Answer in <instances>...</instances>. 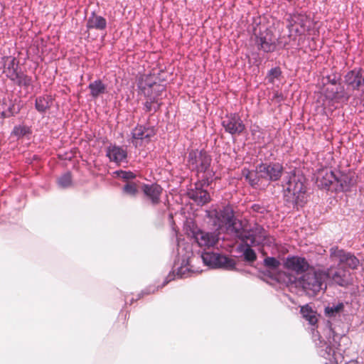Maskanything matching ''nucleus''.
I'll return each mask as SVG.
<instances>
[{"label": "nucleus", "instance_id": "38", "mask_svg": "<svg viewBox=\"0 0 364 364\" xmlns=\"http://www.w3.org/2000/svg\"><path fill=\"white\" fill-rule=\"evenodd\" d=\"M343 307L344 305L341 302L337 304L336 305H333L332 306H327L325 309V314L328 317L336 316L343 310Z\"/></svg>", "mask_w": 364, "mask_h": 364}, {"label": "nucleus", "instance_id": "29", "mask_svg": "<svg viewBox=\"0 0 364 364\" xmlns=\"http://www.w3.org/2000/svg\"><path fill=\"white\" fill-rule=\"evenodd\" d=\"M53 99L49 95L38 96L35 100V108L40 114H46L53 105Z\"/></svg>", "mask_w": 364, "mask_h": 364}, {"label": "nucleus", "instance_id": "45", "mask_svg": "<svg viewBox=\"0 0 364 364\" xmlns=\"http://www.w3.org/2000/svg\"><path fill=\"white\" fill-rule=\"evenodd\" d=\"M155 291H156L155 287H149L147 289L143 290L140 294L141 295L149 294L151 293H154Z\"/></svg>", "mask_w": 364, "mask_h": 364}, {"label": "nucleus", "instance_id": "4", "mask_svg": "<svg viewBox=\"0 0 364 364\" xmlns=\"http://www.w3.org/2000/svg\"><path fill=\"white\" fill-rule=\"evenodd\" d=\"M287 27L289 32V37L301 36L309 33L312 28L311 18L304 13L295 12L289 14L287 17Z\"/></svg>", "mask_w": 364, "mask_h": 364}, {"label": "nucleus", "instance_id": "22", "mask_svg": "<svg viewBox=\"0 0 364 364\" xmlns=\"http://www.w3.org/2000/svg\"><path fill=\"white\" fill-rule=\"evenodd\" d=\"M336 192H348L357 183V177L354 173H345L337 171Z\"/></svg>", "mask_w": 364, "mask_h": 364}, {"label": "nucleus", "instance_id": "17", "mask_svg": "<svg viewBox=\"0 0 364 364\" xmlns=\"http://www.w3.org/2000/svg\"><path fill=\"white\" fill-rule=\"evenodd\" d=\"M323 94L326 100L336 103H347L352 96L342 83L333 87H325Z\"/></svg>", "mask_w": 364, "mask_h": 364}, {"label": "nucleus", "instance_id": "24", "mask_svg": "<svg viewBox=\"0 0 364 364\" xmlns=\"http://www.w3.org/2000/svg\"><path fill=\"white\" fill-rule=\"evenodd\" d=\"M106 156L109 158L110 161L120 164L127 161V151L126 148L122 146L111 144L107 147Z\"/></svg>", "mask_w": 364, "mask_h": 364}, {"label": "nucleus", "instance_id": "5", "mask_svg": "<svg viewBox=\"0 0 364 364\" xmlns=\"http://www.w3.org/2000/svg\"><path fill=\"white\" fill-rule=\"evenodd\" d=\"M176 240L178 242V255L177 258L174 261L173 268L177 269V272L176 274H175L174 271L173 272H170L163 282L161 287L173 280L176 277L178 278H185L188 277L190 274V269L188 267L189 259L193 253L191 252L186 251V253L181 256V244L178 239L177 238Z\"/></svg>", "mask_w": 364, "mask_h": 364}, {"label": "nucleus", "instance_id": "33", "mask_svg": "<svg viewBox=\"0 0 364 364\" xmlns=\"http://www.w3.org/2000/svg\"><path fill=\"white\" fill-rule=\"evenodd\" d=\"M301 312L303 316L309 321V323L311 326L312 337L316 340V331L315 326L317 323V318L316 313L308 306H303L301 309Z\"/></svg>", "mask_w": 364, "mask_h": 364}, {"label": "nucleus", "instance_id": "3", "mask_svg": "<svg viewBox=\"0 0 364 364\" xmlns=\"http://www.w3.org/2000/svg\"><path fill=\"white\" fill-rule=\"evenodd\" d=\"M299 283L304 291L310 296L316 295L322 289L326 290L327 285L324 269H318L305 273Z\"/></svg>", "mask_w": 364, "mask_h": 364}, {"label": "nucleus", "instance_id": "14", "mask_svg": "<svg viewBox=\"0 0 364 364\" xmlns=\"http://www.w3.org/2000/svg\"><path fill=\"white\" fill-rule=\"evenodd\" d=\"M343 82L350 92L359 91L364 87V69L355 68L343 76Z\"/></svg>", "mask_w": 364, "mask_h": 364}, {"label": "nucleus", "instance_id": "7", "mask_svg": "<svg viewBox=\"0 0 364 364\" xmlns=\"http://www.w3.org/2000/svg\"><path fill=\"white\" fill-rule=\"evenodd\" d=\"M201 258L203 263L210 268H223L227 270L235 268L236 264L233 259L218 252L204 251L201 254Z\"/></svg>", "mask_w": 364, "mask_h": 364}, {"label": "nucleus", "instance_id": "13", "mask_svg": "<svg viewBox=\"0 0 364 364\" xmlns=\"http://www.w3.org/2000/svg\"><path fill=\"white\" fill-rule=\"evenodd\" d=\"M191 235L198 245L204 249L214 247L219 241V233L205 231L197 227L191 230Z\"/></svg>", "mask_w": 364, "mask_h": 364}, {"label": "nucleus", "instance_id": "1", "mask_svg": "<svg viewBox=\"0 0 364 364\" xmlns=\"http://www.w3.org/2000/svg\"><path fill=\"white\" fill-rule=\"evenodd\" d=\"M306 179L299 171H291L284 179L283 200L289 208L299 210L307 202Z\"/></svg>", "mask_w": 364, "mask_h": 364}, {"label": "nucleus", "instance_id": "43", "mask_svg": "<svg viewBox=\"0 0 364 364\" xmlns=\"http://www.w3.org/2000/svg\"><path fill=\"white\" fill-rule=\"evenodd\" d=\"M245 178L247 180H248L250 184L252 187H255L256 186L259 185L260 176L257 172L253 173L249 171L248 173L245 176Z\"/></svg>", "mask_w": 364, "mask_h": 364}, {"label": "nucleus", "instance_id": "25", "mask_svg": "<svg viewBox=\"0 0 364 364\" xmlns=\"http://www.w3.org/2000/svg\"><path fill=\"white\" fill-rule=\"evenodd\" d=\"M141 190L144 196L151 201V205H156L161 201L163 188L157 183L143 184Z\"/></svg>", "mask_w": 364, "mask_h": 364}, {"label": "nucleus", "instance_id": "37", "mask_svg": "<svg viewBox=\"0 0 364 364\" xmlns=\"http://www.w3.org/2000/svg\"><path fill=\"white\" fill-rule=\"evenodd\" d=\"M323 85L325 87H333L341 83L340 82V77L337 76L335 73L327 75L323 78Z\"/></svg>", "mask_w": 364, "mask_h": 364}, {"label": "nucleus", "instance_id": "19", "mask_svg": "<svg viewBox=\"0 0 364 364\" xmlns=\"http://www.w3.org/2000/svg\"><path fill=\"white\" fill-rule=\"evenodd\" d=\"M137 85L141 94H144V90H148L150 95L155 97L159 101H160L159 97L166 90L165 85L153 81L151 77L148 75L141 77Z\"/></svg>", "mask_w": 364, "mask_h": 364}, {"label": "nucleus", "instance_id": "6", "mask_svg": "<svg viewBox=\"0 0 364 364\" xmlns=\"http://www.w3.org/2000/svg\"><path fill=\"white\" fill-rule=\"evenodd\" d=\"M253 41L257 50L264 53H273L276 50L278 40L275 38L272 30L265 28L255 32Z\"/></svg>", "mask_w": 364, "mask_h": 364}, {"label": "nucleus", "instance_id": "9", "mask_svg": "<svg viewBox=\"0 0 364 364\" xmlns=\"http://www.w3.org/2000/svg\"><path fill=\"white\" fill-rule=\"evenodd\" d=\"M324 272L326 276V281L329 280L338 286L348 287L353 282L350 272L338 264L336 267H330L324 269Z\"/></svg>", "mask_w": 364, "mask_h": 364}, {"label": "nucleus", "instance_id": "2", "mask_svg": "<svg viewBox=\"0 0 364 364\" xmlns=\"http://www.w3.org/2000/svg\"><path fill=\"white\" fill-rule=\"evenodd\" d=\"M211 156L204 149L191 150L188 153L187 166L191 171L196 173L198 179L212 183L215 172L211 168Z\"/></svg>", "mask_w": 364, "mask_h": 364}, {"label": "nucleus", "instance_id": "46", "mask_svg": "<svg viewBox=\"0 0 364 364\" xmlns=\"http://www.w3.org/2000/svg\"><path fill=\"white\" fill-rule=\"evenodd\" d=\"M282 97V95H279L278 92L274 94V97Z\"/></svg>", "mask_w": 364, "mask_h": 364}, {"label": "nucleus", "instance_id": "31", "mask_svg": "<svg viewBox=\"0 0 364 364\" xmlns=\"http://www.w3.org/2000/svg\"><path fill=\"white\" fill-rule=\"evenodd\" d=\"M215 217L220 225L226 226L227 223H230L235 218L233 209L229 205L223 206L221 209L216 211Z\"/></svg>", "mask_w": 364, "mask_h": 364}, {"label": "nucleus", "instance_id": "39", "mask_svg": "<svg viewBox=\"0 0 364 364\" xmlns=\"http://www.w3.org/2000/svg\"><path fill=\"white\" fill-rule=\"evenodd\" d=\"M122 191L124 193L131 196H135L139 192L137 185L134 182H127L124 186Z\"/></svg>", "mask_w": 364, "mask_h": 364}, {"label": "nucleus", "instance_id": "34", "mask_svg": "<svg viewBox=\"0 0 364 364\" xmlns=\"http://www.w3.org/2000/svg\"><path fill=\"white\" fill-rule=\"evenodd\" d=\"M88 88L90 91V96L93 99H97L106 92L107 86L101 80H96L89 84Z\"/></svg>", "mask_w": 364, "mask_h": 364}, {"label": "nucleus", "instance_id": "15", "mask_svg": "<svg viewBox=\"0 0 364 364\" xmlns=\"http://www.w3.org/2000/svg\"><path fill=\"white\" fill-rule=\"evenodd\" d=\"M210 183H206V181L198 179L195 183V188L188 190V197L198 205L208 203L210 200V196L205 188L208 187Z\"/></svg>", "mask_w": 364, "mask_h": 364}, {"label": "nucleus", "instance_id": "36", "mask_svg": "<svg viewBox=\"0 0 364 364\" xmlns=\"http://www.w3.org/2000/svg\"><path fill=\"white\" fill-rule=\"evenodd\" d=\"M31 133V131L28 127L17 125L14 127L11 134L19 139L28 134H30Z\"/></svg>", "mask_w": 364, "mask_h": 364}, {"label": "nucleus", "instance_id": "8", "mask_svg": "<svg viewBox=\"0 0 364 364\" xmlns=\"http://www.w3.org/2000/svg\"><path fill=\"white\" fill-rule=\"evenodd\" d=\"M258 235L249 238L248 242H242L238 246V250L242 252L244 260L249 263H252L257 259V255L252 246H257L264 242L266 240L267 235L264 229L262 226H257Z\"/></svg>", "mask_w": 364, "mask_h": 364}, {"label": "nucleus", "instance_id": "20", "mask_svg": "<svg viewBox=\"0 0 364 364\" xmlns=\"http://www.w3.org/2000/svg\"><path fill=\"white\" fill-rule=\"evenodd\" d=\"M228 231L242 242H248V239L258 235L257 227L255 230L247 231L242 227V222L235 218L230 223L226 224Z\"/></svg>", "mask_w": 364, "mask_h": 364}, {"label": "nucleus", "instance_id": "10", "mask_svg": "<svg viewBox=\"0 0 364 364\" xmlns=\"http://www.w3.org/2000/svg\"><path fill=\"white\" fill-rule=\"evenodd\" d=\"M326 331L328 335V337L327 338V341H324L322 338V336L320 335L318 331H316V340L314 339L315 341L318 340L319 341L318 343H316L317 345H319V350L318 353L321 356L323 357L326 359L330 360L331 358L334 354V348L336 346V337L334 331H333L331 328V323L330 322H328L326 325Z\"/></svg>", "mask_w": 364, "mask_h": 364}, {"label": "nucleus", "instance_id": "12", "mask_svg": "<svg viewBox=\"0 0 364 364\" xmlns=\"http://www.w3.org/2000/svg\"><path fill=\"white\" fill-rule=\"evenodd\" d=\"M283 171V166L279 162H262L256 166V171L260 178L269 181H279Z\"/></svg>", "mask_w": 364, "mask_h": 364}, {"label": "nucleus", "instance_id": "28", "mask_svg": "<svg viewBox=\"0 0 364 364\" xmlns=\"http://www.w3.org/2000/svg\"><path fill=\"white\" fill-rule=\"evenodd\" d=\"M86 27L88 30H105L107 28V20L104 17L97 15L95 11H92L87 20Z\"/></svg>", "mask_w": 364, "mask_h": 364}, {"label": "nucleus", "instance_id": "47", "mask_svg": "<svg viewBox=\"0 0 364 364\" xmlns=\"http://www.w3.org/2000/svg\"><path fill=\"white\" fill-rule=\"evenodd\" d=\"M141 297V294H139V297L136 298V300H139V299Z\"/></svg>", "mask_w": 364, "mask_h": 364}, {"label": "nucleus", "instance_id": "32", "mask_svg": "<svg viewBox=\"0 0 364 364\" xmlns=\"http://www.w3.org/2000/svg\"><path fill=\"white\" fill-rule=\"evenodd\" d=\"M10 80L12 81L14 84L18 87H23L24 89L33 87L32 77L24 73L21 70H19Z\"/></svg>", "mask_w": 364, "mask_h": 364}, {"label": "nucleus", "instance_id": "42", "mask_svg": "<svg viewBox=\"0 0 364 364\" xmlns=\"http://www.w3.org/2000/svg\"><path fill=\"white\" fill-rule=\"evenodd\" d=\"M264 264L266 267L275 270L280 266V262L274 257H267L264 259Z\"/></svg>", "mask_w": 364, "mask_h": 364}, {"label": "nucleus", "instance_id": "48", "mask_svg": "<svg viewBox=\"0 0 364 364\" xmlns=\"http://www.w3.org/2000/svg\"><path fill=\"white\" fill-rule=\"evenodd\" d=\"M187 247L189 248V245H187V247H184L183 249H186Z\"/></svg>", "mask_w": 364, "mask_h": 364}, {"label": "nucleus", "instance_id": "30", "mask_svg": "<svg viewBox=\"0 0 364 364\" xmlns=\"http://www.w3.org/2000/svg\"><path fill=\"white\" fill-rule=\"evenodd\" d=\"M148 90H144V96L146 97V101L143 103V109L145 112L155 113L158 112L162 105V103L156 100L155 97L150 95Z\"/></svg>", "mask_w": 364, "mask_h": 364}, {"label": "nucleus", "instance_id": "21", "mask_svg": "<svg viewBox=\"0 0 364 364\" xmlns=\"http://www.w3.org/2000/svg\"><path fill=\"white\" fill-rule=\"evenodd\" d=\"M284 267L297 274H301L309 269V264L304 257L288 256L284 262Z\"/></svg>", "mask_w": 364, "mask_h": 364}, {"label": "nucleus", "instance_id": "16", "mask_svg": "<svg viewBox=\"0 0 364 364\" xmlns=\"http://www.w3.org/2000/svg\"><path fill=\"white\" fill-rule=\"evenodd\" d=\"M221 124L225 131L231 135H240L245 129V125L237 113L227 114Z\"/></svg>", "mask_w": 364, "mask_h": 364}, {"label": "nucleus", "instance_id": "11", "mask_svg": "<svg viewBox=\"0 0 364 364\" xmlns=\"http://www.w3.org/2000/svg\"><path fill=\"white\" fill-rule=\"evenodd\" d=\"M156 134V128L149 125V123L146 124H138L131 132V143L136 148L141 146L143 142L149 143Z\"/></svg>", "mask_w": 364, "mask_h": 364}, {"label": "nucleus", "instance_id": "18", "mask_svg": "<svg viewBox=\"0 0 364 364\" xmlns=\"http://www.w3.org/2000/svg\"><path fill=\"white\" fill-rule=\"evenodd\" d=\"M331 258L338 259L339 261L338 265H346L351 269L358 268L360 264L359 259L350 252L344 251L342 249H338V247H332L330 250Z\"/></svg>", "mask_w": 364, "mask_h": 364}, {"label": "nucleus", "instance_id": "26", "mask_svg": "<svg viewBox=\"0 0 364 364\" xmlns=\"http://www.w3.org/2000/svg\"><path fill=\"white\" fill-rule=\"evenodd\" d=\"M21 101L15 99H4L1 104V116L2 118H9L17 114L21 109Z\"/></svg>", "mask_w": 364, "mask_h": 364}, {"label": "nucleus", "instance_id": "23", "mask_svg": "<svg viewBox=\"0 0 364 364\" xmlns=\"http://www.w3.org/2000/svg\"><path fill=\"white\" fill-rule=\"evenodd\" d=\"M337 177V171L322 168L318 173L316 183L320 188L329 190L332 185L336 186Z\"/></svg>", "mask_w": 364, "mask_h": 364}, {"label": "nucleus", "instance_id": "41", "mask_svg": "<svg viewBox=\"0 0 364 364\" xmlns=\"http://www.w3.org/2000/svg\"><path fill=\"white\" fill-rule=\"evenodd\" d=\"M114 174L124 181L132 180L136 178V174L131 171L117 170L114 172Z\"/></svg>", "mask_w": 364, "mask_h": 364}, {"label": "nucleus", "instance_id": "27", "mask_svg": "<svg viewBox=\"0 0 364 364\" xmlns=\"http://www.w3.org/2000/svg\"><path fill=\"white\" fill-rule=\"evenodd\" d=\"M1 60L4 62L3 73L10 80L19 71L18 61L12 56H4Z\"/></svg>", "mask_w": 364, "mask_h": 364}, {"label": "nucleus", "instance_id": "44", "mask_svg": "<svg viewBox=\"0 0 364 364\" xmlns=\"http://www.w3.org/2000/svg\"><path fill=\"white\" fill-rule=\"evenodd\" d=\"M253 212L264 214L267 212L266 208L260 204L255 203L251 207Z\"/></svg>", "mask_w": 364, "mask_h": 364}, {"label": "nucleus", "instance_id": "35", "mask_svg": "<svg viewBox=\"0 0 364 364\" xmlns=\"http://www.w3.org/2000/svg\"><path fill=\"white\" fill-rule=\"evenodd\" d=\"M58 185L61 188H68L72 186V174L70 171L61 175L57 180Z\"/></svg>", "mask_w": 364, "mask_h": 364}, {"label": "nucleus", "instance_id": "40", "mask_svg": "<svg viewBox=\"0 0 364 364\" xmlns=\"http://www.w3.org/2000/svg\"><path fill=\"white\" fill-rule=\"evenodd\" d=\"M282 75V70L279 67H274L270 69L267 75V79L269 82L274 83L276 79H279V77Z\"/></svg>", "mask_w": 364, "mask_h": 364}]
</instances>
